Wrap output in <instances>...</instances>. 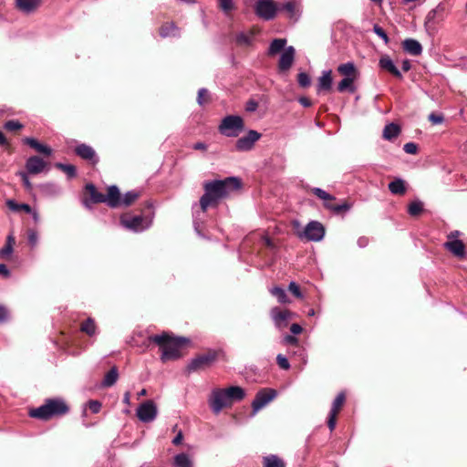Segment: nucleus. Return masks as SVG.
<instances>
[{
    "label": "nucleus",
    "instance_id": "obj_1",
    "mask_svg": "<svg viewBox=\"0 0 467 467\" xmlns=\"http://www.w3.org/2000/svg\"><path fill=\"white\" fill-rule=\"evenodd\" d=\"M202 187L204 193L200 198V207L204 213L210 206H217L220 200L240 190L242 182L237 177H227L223 180L204 182Z\"/></svg>",
    "mask_w": 467,
    "mask_h": 467
},
{
    "label": "nucleus",
    "instance_id": "obj_2",
    "mask_svg": "<svg viewBox=\"0 0 467 467\" xmlns=\"http://www.w3.org/2000/svg\"><path fill=\"white\" fill-rule=\"evenodd\" d=\"M189 340L182 337H173L168 332L163 331L160 335H151L147 337L143 343L146 348L150 343L157 345L161 352V360L166 363L170 360H176L182 357L181 348L187 345Z\"/></svg>",
    "mask_w": 467,
    "mask_h": 467
},
{
    "label": "nucleus",
    "instance_id": "obj_3",
    "mask_svg": "<svg viewBox=\"0 0 467 467\" xmlns=\"http://www.w3.org/2000/svg\"><path fill=\"white\" fill-rule=\"evenodd\" d=\"M68 411L69 406L67 402L63 399L57 398L46 400L42 406L30 410L28 414L31 418L48 420L53 417L66 415Z\"/></svg>",
    "mask_w": 467,
    "mask_h": 467
},
{
    "label": "nucleus",
    "instance_id": "obj_4",
    "mask_svg": "<svg viewBox=\"0 0 467 467\" xmlns=\"http://www.w3.org/2000/svg\"><path fill=\"white\" fill-rule=\"evenodd\" d=\"M220 355L219 350L208 349L203 353L198 354L193 358L185 368V373L190 375L193 372L205 370L211 368L213 363L218 359Z\"/></svg>",
    "mask_w": 467,
    "mask_h": 467
},
{
    "label": "nucleus",
    "instance_id": "obj_5",
    "mask_svg": "<svg viewBox=\"0 0 467 467\" xmlns=\"http://www.w3.org/2000/svg\"><path fill=\"white\" fill-rule=\"evenodd\" d=\"M311 192L324 201V207L326 209L332 211L335 214H343L352 207V204L347 200L342 201L341 203H335L336 197L320 188H313Z\"/></svg>",
    "mask_w": 467,
    "mask_h": 467
},
{
    "label": "nucleus",
    "instance_id": "obj_6",
    "mask_svg": "<svg viewBox=\"0 0 467 467\" xmlns=\"http://www.w3.org/2000/svg\"><path fill=\"white\" fill-rule=\"evenodd\" d=\"M119 221L124 228L136 233L147 229L150 224V216L146 215L143 211L140 214L137 215L131 213H125L120 216Z\"/></svg>",
    "mask_w": 467,
    "mask_h": 467
},
{
    "label": "nucleus",
    "instance_id": "obj_7",
    "mask_svg": "<svg viewBox=\"0 0 467 467\" xmlns=\"http://www.w3.org/2000/svg\"><path fill=\"white\" fill-rule=\"evenodd\" d=\"M279 6L275 0H256L254 5V14L265 21L275 18Z\"/></svg>",
    "mask_w": 467,
    "mask_h": 467
},
{
    "label": "nucleus",
    "instance_id": "obj_8",
    "mask_svg": "<svg viewBox=\"0 0 467 467\" xmlns=\"http://www.w3.org/2000/svg\"><path fill=\"white\" fill-rule=\"evenodd\" d=\"M243 130V119L234 115L226 116L219 125V131L227 137H236Z\"/></svg>",
    "mask_w": 467,
    "mask_h": 467
},
{
    "label": "nucleus",
    "instance_id": "obj_9",
    "mask_svg": "<svg viewBox=\"0 0 467 467\" xmlns=\"http://www.w3.org/2000/svg\"><path fill=\"white\" fill-rule=\"evenodd\" d=\"M81 202L87 209H91L93 204L105 202V194L99 192L96 186L89 182L83 189Z\"/></svg>",
    "mask_w": 467,
    "mask_h": 467
},
{
    "label": "nucleus",
    "instance_id": "obj_10",
    "mask_svg": "<svg viewBox=\"0 0 467 467\" xmlns=\"http://www.w3.org/2000/svg\"><path fill=\"white\" fill-rule=\"evenodd\" d=\"M325 235V227L317 221H312L306 224L303 232H299L297 236L301 240L319 242Z\"/></svg>",
    "mask_w": 467,
    "mask_h": 467
},
{
    "label": "nucleus",
    "instance_id": "obj_11",
    "mask_svg": "<svg viewBox=\"0 0 467 467\" xmlns=\"http://www.w3.org/2000/svg\"><path fill=\"white\" fill-rule=\"evenodd\" d=\"M276 396V391L273 389H264L258 391L252 402V415H255L258 410L264 408Z\"/></svg>",
    "mask_w": 467,
    "mask_h": 467
},
{
    "label": "nucleus",
    "instance_id": "obj_12",
    "mask_svg": "<svg viewBox=\"0 0 467 467\" xmlns=\"http://www.w3.org/2000/svg\"><path fill=\"white\" fill-rule=\"evenodd\" d=\"M137 416L142 422H150L157 416V407L153 400H149L141 403L137 409Z\"/></svg>",
    "mask_w": 467,
    "mask_h": 467
},
{
    "label": "nucleus",
    "instance_id": "obj_13",
    "mask_svg": "<svg viewBox=\"0 0 467 467\" xmlns=\"http://www.w3.org/2000/svg\"><path fill=\"white\" fill-rule=\"evenodd\" d=\"M270 315L275 327L283 329L287 327L294 314L288 309H281L275 306L271 309Z\"/></svg>",
    "mask_w": 467,
    "mask_h": 467
},
{
    "label": "nucleus",
    "instance_id": "obj_14",
    "mask_svg": "<svg viewBox=\"0 0 467 467\" xmlns=\"http://www.w3.org/2000/svg\"><path fill=\"white\" fill-rule=\"evenodd\" d=\"M232 404L223 389H216L213 392L211 399V408L217 414L223 408L231 407Z\"/></svg>",
    "mask_w": 467,
    "mask_h": 467
},
{
    "label": "nucleus",
    "instance_id": "obj_15",
    "mask_svg": "<svg viewBox=\"0 0 467 467\" xmlns=\"http://www.w3.org/2000/svg\"><path fill=\"white\" fill-rule=\"evenodd\" d=\"M261 138V134L255 130H250L247 135L237 140L235 148L239 151L250 150L254 144Z\"/></svg>",
    "mask_w": 467,
    "mask_h": 467
},
{
    "label": "nucleus",
    "instance_id": "obj_16",
    "mask_svg": "<svg viewBox=\"0 0 467 467\" xmlns=\"http://www.w3.org/2000/svg\"><path fill=\"white\" fill-rule=\"evenodd\" d=\"M26 170L27 173L36 175L48 170V162L45 161L39 156H31L26 162Z\"/></svg>",
    "mask_w": 467,
    "mask_h": 467
},
{
    "label": "nucleus",
    "instance_id": "obj_17",
    "mask_svg": "<svg viewBox=\"0 0 467 467\" xmlns=\"http://www.w3.org/2000/svg\"><path fill=\"white\" fill-rule=\"evenodd\" d=\"M74 152L79 158L88 161L92 165H96L99 162L95 150L89 145L85 143L79 144L75 148Z\"/></svg>",
    "mask_w": 467,
    "mask_h": 467
},
{
    "label": "nucleus",
    "instance_id": "obj_18",
    "mask_svg": "<svg viewBox=\"0 0 467 467\" xmlns=\"http://www.w3.org/2000/svg\"><path fill=\"white\" fill-rule=\"evenodd\" d=\"M295 54L296 50L292 46L285 48V51L281 55L278 62V68L280 71L285 72L290 69L295 60Z\"/></svg>",
    "mask_w": 467,
    "mask_h": 467
},
{
    "label": "nucleus",
    "instance_id": "obj_19",
    "mask_svg": "<svg viewBox=\"0 0 467 467\" xmlns=\"http://www.w3.org/2000/svg\"><path fill=\"white\" fill-rule=\"evenodd\" d=\"M444 248L451 252L455 257L463 259L466 256L465 245L462 240L455 239L444 243Z\"/></svg>",
    "mask_w": 467,
    "mask_h": 467
},
{
    "label": "nucleus",
    "instance_id": "obj_20",
    "mask_svg": "<svg viewBox=\"0 0 467 467\" xmlns=\"http://www.w3.org/2000/svg\"><path fill=\"white\" fill-rule=\"evenodd\" d=\"M105 202L111 208L121 206V194L116 185L108 187L107 195H105Z\"/></svg>",
    "mask_w": 467,
    "mask_h": 467
},
{
    "label": "nucleus",
    "instance_id": "obj_21",
    "mask_svg": "<svg viewBox=\"0 0 467 467\" xmlns=\"http://www.w3.org/2000/svg\"><path fill=\"white\" fill-rule=\"evenodd\" d=\"M379 64L381 69L388 71L389 73H390L399 79H402V75L400 71L397 68V67L394 65L393 61L390 59L389 56H382L379 59Z\"/></svg>",
    "mask_w": 467,
    "mask_h": 467
},
{
    "label": "nucleus",
    "instance_id": "obj_22",
    "mask_svg": "<svg viewBox=\"0 0 467 467\" xmlns=\"http://www.w3.org/2000/svg\"><path fill=\"white\" fill-rule=\"evenodd\" d=\"M337 71L339 75L343 76L344 78H358L360 75L358 69L357 68L353 62L340 64L337 67Z\"/></svg>",
    "mask_w": 467,
    "mask_h": 467
},
{
    "label": "nucleus",
    "instance_id": "obj_23",
    "mask_svg": "<svg viewBox=\"0 0 467 467\" xmlns=\"http://www.w3.org/2000/svg\"><path fill=\"white\" fill-rule=\"evenodd\" d=\"M332 70L322 72V76L318 78L317 92L330 91L332 88Z\"/></svg>",
    "mask_w": 467,
    "mask_h": 467
},
{
    "label": "nucleus",
    "instance_id": "obj_24",
    "mask_svg": "<svg viewBox=\"0 0 467 467\" xmlns=\"http://www.w3.org/2000/svg\"><path fill=\"white\" fill-rule=\"evenodd\" d=\"M40 5L39 0H16V6L24 13H32Z\"/></svg>",
    "mask_w": 467,
    "mask_h": 467
},
{
    "label": "nucleus",
    "instance_id": "obj_25",
    "mask_svg": "<svg viewBox=\"0 0 467 467\" xmlns=\"http://www.w3.org/2000/svg\"><path fill=\"white\" fill-rule=\"evenodd\" d=\"M24 142L36 150L37 152L44 154L45 156H50L52 154V149L50 147L40 143L34 138H26Z\"/></svg>",
    "mask_w": 467,
    "mask_h": 467
},
{
    "label": "nucleus",
    "instance_id": "obj_26",
    "mask_svg": "<svg viewBox=\"0 0 467 467\" xmlns=\"http://www.w3.org/2000/svg\"><path fill=\"white\" fill-rule=\"evenodd\" d=\"M402 47L406 52L412 56H419L422 52V47L420 42L412 38L405 39L402 43Z\"/></svg>",
    "mask_w": 467,
    "mask_h": 467
},
{
    "label": "nucleus",
    "instance_id": "obj_27",
    "mask_svg": "<svg viewBox=\"0 0 467 467\" xmlns=\"http://www.w3.org/2000/svg\"><path fill=\"white\" fill-rule=\"evenodd\" d=\"M223 389L225 390L231 404H233L235 401L242 400L245 396L244 389L238 386H232L230 388Z\"/></svg>",
    "mask_w": 467,
    "mask_h": 467
},
{
    "label": "nucleus",
    "instance_id": "obj_28",
    "mask_svg": "<svg viewBox=\"0 0 467 467\" xmlns=\"http://www.w3.org/2000/svg\"><path fill=\"white\" fill-rule=\"evenodd\" d=\"M389 192L395 195H404L407 191L405 181L400 178H396L388 185Z\"/></svg>",
    "mask_w": 467,
    "mask_h": 467
},
{
    "label": "nucleus",
    "instance_id": "obj_29",
    "mask_svg": "<svg viewBox=\"0 0 467 467\" xmlns=\"http://www.w3.org/2000/svg\"><path fill=\"white\" fill-rule=\"evenodd\" d=\"M159 34L161 37L177 36H179V28L173 22H166L161 26Z\"/></svg>",
    "mask_w": 467,
    "mask_h": 467
},
{
    "label": "nucleus",
    "instance_id": "obj_30",
    "mask_svg": "<svg viewBox=\"0 0 467 467\" xmlns=\"http://www.w3.org/2000/svg\"><path fill=\"white\" fill-rule=\"evenodd\" d=\"M358 78H344L337 85V91L340 92V93H343V92H349L351 94L355 93L357 88L354 85L355 81L357 80Z\"/></svg>",
    "mask_w": 467,
    "mask_h": 467
},
{
    "label": "nucleus",
    "instance_id": "obj_31",
    "mask_svg": "<svg viewBox=\"0 0 467 467\" xmlns=\"http://www.w3.org/2000/svg\"><path fill=\"white\" fill-rule=\"evenodd\" d=\"M400 133V127L398 124L390 123L385 126L383 130V138L387 140H392Z\"/></svg>",
    "mask_w": 467,
    "mask_h": 467
},
{
    "label": "nucleus",
    "instance_id": "obj_32",
    "mask_svg": "<svg viewBox=\"0 0 467 467\" xmlns=\"http://www.w3.org/2000/svg\"><path fill=\"white\" fill-rule=\"evenodd\" d=\"M286 45V39L285 38H275L274 39L269 46L268 48V56L273 57L276 54L280 53Z\"/></svg>",
    "mask_w": 467,
    "mask_h": 467
},
{
    "label": "nucleus",
    "instance_id": "obj_33",
    "mask_svg": "<svg viewBox=\"0 0 467 467\" xmlns=\"http://www.w3.org/2000/svg\"><path fill=\"white\" fill-rule=\"evenodd\" d=\"M299 3L296 0H290L279 7V10L285 11L290 18H294L299 12Z\"/></svg>",
    "mask_w": 467,
    "mask_h": 467
},
{
    "label": "nucleus",
    "instance_id": "obj_34",
    "mask_svg": "<svg viewBox=\"0 0 467 467\" xmlns=\"http://www.w3.org/2000/svg\"><path fill=\"white\" fill-rule=\"evenodd\" d=\"M16 244V239L12 234L6 238V243L4 247L0 249V258L8 259L13 252V246Z\"/></svg>",
    "mask_w": 467,
    "mask_h": 467
},
{
    "label": "nucleus",
    "instance_id": "obj_35",
    "mask_svg": "<svg viewBox=\"0 0 467 467\" xmlns=\"http://www.w3.org/2000/svg\"><path fill=\"white\" fill-rule=\"evenodd\" d=\"M141 196L140 191H130L121 197V205L129 207L132 205Z\"/></svg>",
    "mask_w": 467,
    "mask_h": 467
},
{
    "label": "nucleus",
    "instance_id": "obj_36",
    "mask_svg": "<svg viewBox=\"0 0 467 467\" xmlns=\"http://www.w3.org/2000/svg\"><path fill=\"white\" fill-rule=\"evenodd\" d=\"M119 378V372L117 367H112L105 375L102 381L103 387L109 388L113 386Z\"/></svg>",
    "mask_w": 467,
    "mask_h": 467
},
{
    "label": "nucleus",
    "instance_id": "obj_37",
    "mask_svg": "<svg viewBox=\"0 0 467 467\" xmlns=\"http://www.w3.org/2000/svg\"><path fill=\"white\" fill-rule=\"evenodd\" d=\"M263 465L264 467H285L284 461L274 454L264 457Z\"/></svg>",
    "mask_w": 467,
    "mask_h": 467
},
{
    "label": "nucleus",
    "instance_id": "obj_38",
    "mask_svg": "<svg viewBox=\"0 0 467 467\" xmlns=\"http://www.w3.org/2000/svg\"><path fill=\"white\" fill-rule=\"evenodd\" d=\"M345 403H346V394L344 392L338 393L332 403V408L330 410V412L338 415L339 412L341 411L342 408L344 407Z\"/></svg>",
    "mask_w": 467,
    "mask_h": 467
},
{
    "label": "nucleus",
    "instance_id": "obj_39",
    "mask_svg": "<svg viewBox=\"0 0 467 467\" xmlns=\"http://www.w3.org/2000/svg\"><path fill=\"white\" fill-rule=\"evenodd\" d=\"M96 327V323L91 317L87 318L80 324V331L88 336H93L95 334Z\"/></svg>",
    "mask_w": 467,
    "mask_h": 467
},
{
    "label": "nucleus",
    "instance_id": "obj_40",
    "mask_svg": "<svg viewBox=\"0 0 467 467\" xmlns=\"http://www.w3.org/2000/svg\"><path fill=\"white\" fill-rule=\"evenodd\" d=\"M7 207L14 212H25L26 213H32V208L29 204L26 203H17L14 200H7L6 202Z\"/></svg>",
    "mask_w": 467,
    "mask_h": 467
},
{
    "label": "nucleus",
    "instance_id": "obj_41",
    "mask_svg": "<svg viewBox=\"0 0 467 467\" xmlns=\"http://www.w3.org/2000/svg\"><path fill=\"white\" fill-rule=\"evenodd\" d=\"M423 212V203L420 201H413L408 206V213L412 217H417Z\"/></svg>",
    "mask_w": 467,
    "mask_h": 467
},
{
    "label": "nucleus",
    "instance_id": "obj_42",
    "mask_svg": "<svg viewBox=\"0 0 467 467\" xmlns=\"http://www.w3.org/2000/svg\"><path fill=\"white\" fill-rule=\"evenodd\" d=\"M55 166L58 170L65 172L69 178H74L77 176V168L75 165L57 162Z\"/></svg>",
    "mask_w": 467,
    "mask_h": 467
},
{
    "label": "nucleus",
    "instance_id": "obj_43",
    "mask_svg": "<svg viewBox=\"0 0 467 467\" xmlns=\"http://www.w3.org/2000/svg\"><path fill=\"white\" fill-rule=\"evenodd\" d=\"M271 294L277 298L279 303L285 304L290 302L285 291L282 287L275 286L271 289Z\"/></svg>",
    "mask_w": 467,
    "mask_h": 467
},
{
    "label": "nucleus",
    "instance_id": "obj_44",
    "mask_svg": "<svg viewBox=\"0 0 467 467\" xmlns=\"http://www.w3.org/2000/svg\"><path fill=\"white\" fill-rule=\"evenodd\" d=\"M174 463L177 467H192V461L186 453H180L175 456Z\"/></svg>",
    "mask_w": 467,
    "mask_h": 467
},
{
    "label": "nucleus",
    "instance_id": "obj_45",
    "mask_svg": "<svg viewBox=\"0 0 467 467\" xmlns=\"http://www.w3.org/2000/svg\"><path fill=\"white\" fill-rule=\"evenodd\" d=\"M211 101L210 92L206 88H201L198 91L197 102L199 105L203 106Z\"/></svg>",
    "mask_w": 467,
    "mask_h": 467
},
{
    "label": "nucleus",
    "instance_id": "obj_46",
    "mask_svg": "<svg viewBox=\"0 0 467 467\" xmlns=\"http://www.w3.org/2000/svg\"><path fill=\"white\" fill-rule=\"evenodd\" d=\"M254 35V32L252 31L250 35L240 33L236 36V42L242 46H249L252 43V37Z\"/></svg>",
    "mask_w": 467,
    "mask_h": 467
},
{
    "label": "nucleus",
    "instance_id": "obj_47",
    "mask_svg": "<svg viewBox=\"0 0 467 467\" xmlns=\"http://www.w3.org/2000/svg\"><path fill=\"white\" fill-rule=\"evenodd\" d=\"M297 82L301 88H308L311 85V78L306 72H300L297 75Z\"/></svg>",
    "mask_w": 467,
    "mask_h": 467
},
{
    "label": "nucleus",
    "instance_id": "obj_48",
    "mask_svg": "<svg viewBox=\"0 0 467 467\" xmlns=\"http://www.w3.org/2000/svg\"><path fill=\"white\" fill-rule=\"evenodd\" d=\"M5 129L9 131H16L23 128V125L17 120H8L4 125Z\"/></svg>",
    "mask_w": 467,
    "mask_h": 467
},
{
    "label": "nucleus",
    "instance_id": "obj_49",
    "mask_svg": "<svg viewBox=\"0 0 467 467\" xmlns=\"http://www.w3.org/2000/svg\"><path fill=\"white\" fill-rule=\"evenodd\" d=\"M373 32L379 36L380 38L383 39V41L385 42V44H388L389 42V38L387 35V33L385 32V30L379 26L378 24H375L374 26H373Z\"/></svg>",
    "mask_w": 467,
    "mask_h": 467
},
{
    "label": "nucleus",
    "instance_id": "obj_50",
    "mask_svg": "<svg viewBox=\"0 0 467 467\" xmlns=\"http://www.w3.org/2000/svg\"><path fill=\"white\" fill-rule=\"evenodd\" d=\"M218 5L225 13H228L234 8L233 0H218Z\"/></svg>",
    "mask_w": 467,
    "mask_h": 467
},
{
    "label": "nucleus",
    "instance_id": "obj_51",
    "mask_svg": "<svg viewBox=\"0 0 467 467\" xmlns=\"http://www.w3.org/2000/svg\"><path fill=\"white\" fill-rule=\"evenodd\" d=\"M288 290L291 294L296 298H302L303 295L301 293L299 285L296 282H291L288 285Z\"/></svg>",
    "mask_w": 467,
    "mask_h": 467
},
{
    "label": "nucleus",
    "instance_id": "obj_52",
    "mask_svg": "<svg viewBox=\"0 0 467 467\" xmlns=\"http://www.w3.org/2000/svg\"><path fill=\"white\" fill-rule=\"evenodd\" d=\"M27 239L28 243L31 246H36L37 244V232L34 229H28L27 230Z\"/></svg>",
    "mask_w": 467,
    "mask_h": 467
},
{
    "label": "nucleus",
    "instance_id": "obj_53",
    "mask_svg": "<svg viewBox=\"0 0 467 467\" xmlns=\"http://www.w3.org/2000/svg\"><path fill=\"white\" fill-rule=\"evenodd\" d=\"M276 362L278 364V366L282 368V369H288L290 368V364L288 362V359L284 357L282 354H278L277 357H276Z\"/></svg>",
    "mask_w": 467,
    "mask_h": 467
},
{
    "label": "nucleus",
    "instance_id": "obj_54",
    "mask_svg": "<svg viewBox=\"0 0 467 467\" xmlns=\"http://www.w3.org/2000/svg\"><path fill=\"white\" fill-rule=\"evenodd\" d=\"M101 406L102 404L99 400H91L88 402V407L92 413H99Z\"/></svg>",
    "mask_w": 467,
    "mask_h": 467
},
{
    "label": "nucleus",
    "instance_id": "obj_55",
    "mask_svg": "<svg viewBox=\"0 0 467 467\" xmlns=\"http://www.w3.org/2000/svg\"><path fill=\"white\" fill-rule=\"evenodd\" d=\"M337 415L329 412L327 423V427L330 430V431H333L335 430L336 425H337Z\"/></svg>",
    "mask_w": 467,
    "mask_h": 467
},
{
    "label": "nucleus",
    "instance_id": "obj_56",
    "mask_svg": "<svg viewBox=\"0 0 467 467\" xmlns=\"http://www.w3.org/2000/svg\"><path fill=\"white\" fill-rule=\"evenodd\" d=\"M429 120L433 124V125H437V124H441L443 122L444 120V118L442 115H439V114H436V113H431L428 117Z\"/></svg>",
    "mask_w": 467,
    "mask_h": 467
},
{
    "label": "nucleus",
    "instance_id": "obj_57",
    "mask_svg": "<svg viewBox=\"0 0 467 467\" xmlns=\"http://www.w3.org/2000/svg\"><path fill=\"white\" fill-rule=\"evenodd\" d=\"M403 150L406 153L416 154L418 151V146L414 142H408L404 145Z\"/></svg>",
    "mask_w": 467,
    "mask_h": 467
},
{
    "label": "nucleus",
    "instance_id": "obj_58",
    "mask_svg": "<svg viewBox=\"0 0 467 467\" xmlns=\"http://www.w3.org/2000/svg\"><path fill=\"white\" fill-rule=\"evenodd\" d=\"M258 108V102L253 99H250L245 105V110L248 112H254Z\"/></svg>",
    "mask_w": 467,
    "mask_h": 467
},
{
    "label": "nucleus",
    "instance_id": "obj_59",
    "mask_svg": "<svg viewBox=\"0 0 467 467\" xmlns=\"http://www.w3.org/2000/svg\"><path fill=\"white\" fill-rule=\"evenodd\" d=\"M436 18H439V15L434 9L431 10L426 16L425 25L435 23Z\"/></svg>",
    "mask_w": 467,
    "mask_h": 467
},
{
    "label": "nucleus",
    "instance_id": "obj_60",
    "mask_svg": "<svg viewBox=\"0 0 467 467\" xmlns=\"http://www.w3.org/2000/svg\"><path fill=\"white\" fill-rule=\"evenodd\" d=\"M284 343L287 345L297 346L298 339L294 335H286L284 337Z\"/></svg>",
    "mask_w": 467,
    "mask_h": 467
},
{
    "label": "nucleus",
    "instance_id": "obj_61",
    "mask_svg": "<svg viewBox=\"0 0 467 467\" xmlns=\"http://www.w3.org/2000/svg\"><path fill=\"white\" fill-rule=\"evenodd\" d=\"M0 145L5 147V149L7 150L11 148L9 141L7 140L6 137L1 130H0Z\"/></svg>",
    "mask_w": 467,
    "mask_h": 467
},
{
    "label": "nucleus",
    "instance_id": "obj_62",
    "mask_svg": "<svg viewBox=\"0 0 467 467\" xmlns=\"http://www.w3.org/2000/svg\"><path fill=\"white\" fill-rule=\"evenodd\" d=\"M19 174L22 177L24 186L30 190L32 188V184L27 177V174L26 172H20Z\"/></svg>",
    "mask_w": 467,
    "mask_h": 467
},
{
    "label": "nucleus",
    "instance_id": "obj_63",
    "mask_svg": "<svg viewBox=\"0 0 467 467\" xmlns=\"http://www.w3.org/2000/svg\"><path fill=\"white\" fill-rule=\"evenodd\" d=\"M290 331L294 335H298V334H300L303 331V328H302V327L299 324L295 323V324L291 325Z\"/></svg>",
    "mask_w": 467,
    "mask_h": 467
},
{
    "label": "nucleus",
    "instance_id": "obj_64",
    "mask_svg": "<svg viewBox=\"0 0 467 467\" xmlns=\"http://www.w3.org/2000/svg\"><path fill=\"white\" fill-rule=\"evenodd\" d=\"M434 10L437 12V14L439 15V19L440 20H443V16H442V14L443 12L445 11V5L443 4H439L435 8Z\"/></svg>",
    "mask_w": 467,
    "mask_h": 467
}]
</instances>
